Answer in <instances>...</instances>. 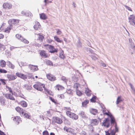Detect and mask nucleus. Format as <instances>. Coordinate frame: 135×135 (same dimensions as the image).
Masks as SVG:
<instances>
[{"mask_svg":"<svg viewBox=\"0 0 135 135\" xmlns=\"http://www.w3.org/2000/svg\"><path fill=\"white\" fill-rule=\"evenodd\" d=\"M56 89L58 90L62 89L64 88V87L60 85H57L56 87Z\"/></svg>","mask_w":135,"mask_h":135,"instance_id":"58836bf2","label":"nucleus"},{"mask_svg":"<svg viewBox=\"0 0 135 135\" xmlns=\"http://www.w3.org/2000/svg\"><path fill=\"white\" fill-rule=\"evenodd\" d=\"M129 22L133 26L135 25V16L133 15H130L128 17Z\"/></svg>","mask_w":135,"mask_h":135,"instance_id":"20e7f679","label":"nucleus"},{"mask_svg":"<svg viewBox=\"0 0 135 135\" xmlns=\"http://www.w3.org/2000/svg\"><path fill=\"white\" fill-rule=\"evenodd\" d=\"M129 85L130 86L133 93H134L135 94V90L134 89V88L133 86H132V84L130 83H129Z\"/></svg>","mask_w":135,"mask_h":135,"instance_id":"de8ad7c7","label":"nucleus"},{"mask_svg":"<svg viewBox=\"0 0 135 135\" xmlns=\"http://www.w3.org/2000/svg\"><path fill=\"white\" fill-rule=\"evenodd\" d=\"M6 64V62L4 60H2L0 61V66L2 68L5 67Z\"/></svg>","mask_w":135,"mask_h":135,"instance_id":"5701e85b","label":"nucleus"},{"mask_svg":"<svg viewBox=\"0 0 135 135\" xmlns=\"http://www.w3.org/2000/svg\"><path fill=\"white\" fill-rule=\"evenodd\" d=\"M98 121L96 119H93L91 120V124L93 126L98 125Z\"/></svg>","mask_w":135,"mask_h":135,"instance_id":"412c9836","label":"nucleus"},{"mask_svg":"<svg viewBox=\"0 0 135 135\" xmlns=\"http://www.w3.org/2000/svg\"><path fill=\"white\" fill-rule=\"evenodd\" d=\"M16 76L21 78L24 80L26 79L27 78V77L26 75L21 73L17 72L16 73Z\"/></svg>","mask_w":135,"mask_h":135,"instance_id":"1a4fd4ad","label":"nucleus"},{"mask_svg":"<svg viewBox=\"0 0 135 135\" xmlns=\"http://www.w3.org/2000/svg\"><path fill=\"white\" fill-rule=\"evenodd\" d=\"M43 135H49V133L47 131H45L43 132Z\"/></svg>","mask_w":135,"mask_h":135,"instance_id":"4d7b16f0","label":"nucleus"},{"mask_svg":"<svg viewBox=\"0 0 135 135\" xmlns=\"http://www.w3.org/2000/svg\"><path fill=\"white\" fill-rule=\"evenodd\" d=\"M26 89L27 90H31L32 88V87L30 85H26Z\"/></svg>","mask_w":135,"mask_h":135,"instance_id":"6e6d98bb","label":"nucleus"},{"mask_svg":"<svg viewBox=\"0 0 135 135\" xmlns=\"http://www.w3.org/2000/svg\"><path fill=\"white\" fill-rule=\"evenodd\" d=\"M50 99L52 101V102H54L55 103H56V102L55 101V100L54 99L50 97Z\"/></svg>","mask_w":135,"mask_h":135,"instance_id":"69168bd1","label":"nucleus"},{"mask_svg":"<svg viewBox=\"0 0 135 135\" xmlns=\"http://www.w3.org/2000/svg\"><path fill=\"white\" fill-rule=\"evenodd\" d=\"M104 122L103 123V125L106 127L107 128H108L110 125L109 119L108 118H106L105 119V121L104 120Z\"/></svg>","mask_w":135,"mask_h":135,"instance_id":"4468645a","label":"nucleus"},{"mask_svg":"<svg viewBox=\"0 0 135 135\" xmlns=\"http://www.w3.org/2000/svg\"><path fill=\"white\" fill-rule=\"evenodd\" d=\"M40 18L43 20L46 19L47 18V17L45 14L42 13L40 15Z\"/></svg>","mask_w":135,"mask_h":135,"instance_id":"473e14b6","label":"nucleus"},{"mask_svg":"<svg viewBox=\"0 0 135 135\" xmlns=\"http://www.w3.org/2000/svg\"><path fill=\"white\" fill-rule=\"evenodd\" d=\"M96 98L95 96H94L90 99L91 101L92 102H96Z\"/></svg>","mask_w":135,"mask_h":135,"instance_id":"37998d69","label":"nucleus"},{"mask_svg":"<svg viewBox=\"0 0 135 135\" xmlns=\"http://www.w3.org/2000/svg\"><path fill=\"white\" fill-rule=\"evenodd\" d=\"M28 66L31 70H32L33 71H36L38 70L37 66L29 65Z\"/></svg>","mask_w":135,"mask_h":135,"instance_id":"dca6fc26","label":"nucleus"},{"mask_svg":"<svg viewBox=\"0 0 135 135\" xmlns=\"http://www.w3.org/2000/svg\"><path fill=\"white\" fill-rule=\"evenodd\" d=\"M56 33L58 35H60L62 33V32L59 29H56Z\"/></svg>","mask_w":135,"mask_h":135,"instance_id":"3c124183","label":"nucleus"},{"mask_svg":"<svg viewBox=\"0 0 135 135\" xmlns=\"http://www.w3.org/2000/svg\"><path fill=\"white\" fill-rule=\"evenodd\" d=\"M41 27L40 23L37 22H35V24L34 26V28L36 30H38V29H40Z\"/></svg>","mask_w":135,"mask_h":135,"instance_id":"aec40b11","label":"nucleus"},{"mask_svg":"<svg viewBox=\"0 0 135 135\" xmlns=\"http://www.w3.org/2000/svg\"><path fill=\"white\" fill-rule=\"evenodd\" d=\"M21 105L23 107H26L27 106V104L26 102L24 101H22L21 102Z\"/></svg>","mask_w":135,"mask_h":135,"instance_id":"2f4dec72","label":"nucleus"},{"mask_svg":"<svg viewBox=\"0 0 135 135\" xmlns=\"http://www.w3.org/2000/svg\"><path fill=\"white\" fill-rule=\"evenodd\" d=\"M66 114L67 115L73 119L76 120L78 118V116L75 114L69 111L66 112Z\"/></svg>","mask_w":135,"mask_h":135,"instance_id":"7ed1b4c3","label":"nucleus"},{"mask_svg":"<svg viewBox=\"0 0 135 135\" xmlns=\"http://www.w3.org/2000/svg\"><path fill=\"white\" fill-rule=\"evenodd\" d=\"M122 101V100L120 99V97H118L116 101V104H118L119 103Z\"/></svg>","mask_w":135,"mask_h":135,"instance_id":"79ce46f5","label":"nucleus"},{"mask_svg":"<svg viewBox=\"0 0 135 135\" xmlns=\"http://www.w3.org/2000/svg\"><path fill=\"white\" fill-rule=\"evenodd\" d=\"M111 124L112 125V126L114 125V126H115V132H118V128L117 127V124L116 123L115 121V122L113 124H112L111 123Z\"/></svg>","mask_w":135,"mask_h":135,"instance_id":"4c0bfd02","label":"nucleus"},{"mask_svg":"<svg viewBox=\"0 0 135 135\" xmlns=\"http://www.w3.org/2000/svg\"><path fill=\"white\" fill-rule=\"evenodd\" d=\"M44 38V37L43 36L40 34L38 35L37 38L38 40H39L40 41H42Z\"/></svg>","mask_w":135,"mask_h":135,"instance_id":"f704fd0d","label":"nucleus"},{"mask_svg":"<svg viewBox=\"0 0 135 135\" xmlns=\"http://www.w3.org/2000/svg\"><path fill=\"white\" fill-rule=\"evenodd\" d=\"M124 6L125 7V8L128 10L129 11H132V10L131 9V8L129 7H128V6L126 5H124Z\"/></svg>","mask_w":135,"mask_h":135,"instance_id":"864d4df0","label":"nucleus"},{"mask_svg":"<svg viewBox=\"0 0 135 135\" xmlns=\"http://www.w3.org/2000/svg\"><path fill=\"white\" fill-rule=\"evenodd\" d=\"M45 62L46 63L47 65L52 66L53 65V63L51 61L49 60H46Z\"/></svg>","mask_w":135,"mask_h":135,"instance_id":"c9c22d12","label":"nucleus"},{"mask_svg":"<svg viewBox=\"0 0 135 135\" xmlns=\"http://www.w3.org/2000/svg\"><path fill=\"white\" fill-rule=\"evenodd\" d=\"M7 88L9 92L11 93L12 95H13V93L12 91V89L11 88L8 86H7Z\"/></svg>","mask_w":135,"mask_h":135,"instance_id":"09e8293b","label":"nucleus"},{"mask_svg":"<svg viewBox=\"0 0 135 135\" xmlns=\"http://www.w3.org/2000/svg\"><path fill=\"white\" fill-rule=\"evenodd\" d=\"M91 92V91L88 88H85V93L87 96H89L90 95Z\"/></svg>","mask_w":135,"mask_h":135,"instance_id":"c85d7f7f","label":"nucleus"},{"mask_svg":"<svg viewBox=\"0 0 135 135\" xmlns=\"http://www.w3.org/2000/svg\"><path fill=\"white\" fill-rule=\"evenodd\" d=\"M54 121L55 122L59 124H61L62 122V119L61 118L57 117L54 118Z\"/></svg>","mask_w":135,"mask_h":135,"instance_id":"f3484780","label":"nucleus"},{"mask_svg":"<svg viewBox=\"0 0 135 135\" xmlns=\"http://www.w3.org/2000/svg\"><path fill=\"white\" fill-rule=\"evenodd\" d=\"M0 80L2 83L3 85H4L6 83L5 82V80L4 79H1Z\"/></svg>","mask_w":135,"mask_h":135,"instance_id":"680f3d73","label":"nucleus"},{"mask_svg":"<svg viewBox=\"0 0 135 135\" xmlns=\"http://www.w3.org/2000/svg\"><path fill=\"white\" fill-rule=\"evenodd\" d=\"M33 87L37 90L41 91L43 90V88H45L44 85L40 83L34 85Z\"/></svg>","mask_w":135,"mask_h":135,"instance_id":"f03ea898","label":"nucleus"},{"mask_svg":"<svg viewBox=\"0 0 135 135\" xmlns=\"http://www.w3.org/2000/svg\"><path fill=\"white\" fill-rule=\"evenodd\" d=\"M16 37L18 39L20 40L25 43L28 44L29 43V41H28L23 38L20 35L18 34H16Z\"/></svg>","mask_w":135,"mask_h":135,"instance_id":"0eeeda50","label":"nucleus"},{"mask_svg":"<svg viewBox=\"0 0 135 135\" xmlns=\"http://www.w3.org/2000/svg\"><path fill=\"white\" fill-rule=\"evenodd\" d=\"M89 102L88 100H85L84 102H82V106L84 107H86V105L88 104Z\"/></svg>","mask_w":135,"mask_h":135,"instance_id":"cd10ccee","label":"nucleus"},{"mask_svg":"<svg viewBox=\"0 0 135 135\" xmlns=\"http://www.w3.org/2000/svg\"><path fill=\"white\" fill-rule=\"evenodd\" d=\"M79 115L83 119H86L88 118L84 112L81 111L79 114Z\"/></svg>","mask_w":135,"mask_h":135,"instance_id":"2eb2a0df","label":"nucleus"},{"mask_svg":"<svg viewBox=\"0 0 135 135\" xmlns=\"http://www.w3.org/2000/svg\"><path fill=\"white\" fill-rule=\"evenodd\" d=\"M54 39L57 42L61 43L62 42V40H60L57 36H56L54 37Z\"/></svg>","mask_w":135,"mask_h":135,"instance_id":"72a5a7b5","label":"nucleus"},{"mask_svg":"<svg viewBox=\"0 0 135 135\" xmlns=\"http://www.w3.org/2000/svg\"><path fill=\"white\" fill-rule=\"evenodd\" d=\"M61 80H62L64 82H66L67 81V79H66V77L65 76H62L61 78Z\"/></svg>","mask_w":135,"mask_h":135,"instance_id":"5fc2aeb1","label":"nucleus"},{"mask_svg":"<svg viewBox=\"0 0 135 135\" xmlns=\"http://www.w3.org/2000/svg\"><path fill=\"white\" fill-rule=\"evenodd\" d=\"M19 65L21 66H25V64H24L23 62H21L20 63V64H19Z\"/></svg>","mask_w":135,"mask_h":135,"instance_id":"338daca9","label":"nucleus"},{"mask_svg":"<svg viewBox=\"0 0 135 135\" xmlns=\"http://www.w3.org/2000/svg\"><path fill=\"white\" fill-rule=\"evenodd\" d=\"M16 110L20 113H22V114L23 115V112L22 110V109L19 107H17L15 108Z\"/></svg>","mask_w":135,"mask_h":135,"instance_id":"c756f323","label":"nucleus"},{"mask_svg":"<svg viewBox=\"0 0 135 135\" xmlns=\"http://www.w3.org/2000/svg\"><path fill=\"white\" fill-rule=\"evenodd\" d=\"M80 87V84L78 83H75L74 85L73 88L76 90L79 89V88Z\"/></svg>","mask_w":135,"mask_h":135,"instance_id":"bb28decb","label":"nucleus"},{"mask_svg":"<svg viewBox=\"0 0 135 135\" xmlns=\"http://www.w3.org/2000/svg\"><path fill=\"white\" fill-rule=\"evenodd\" d=\"M7 76L9 81L14 80L17 78L16 75H14L12 74H7Z\"/></svg>","mask_w":135,"mask_h":135,"instance_id":"ddd939ff","label":"nucleus"},{"mask_svg":"<svg viewBox=\"0 0 135 135\" xmlns=\"http://www.w3.org/2000/svg\"><path fill=\"white\" fill-rule=\"evenodd\" d=\"M0 135H6L4 132L0 130Z\"/></svg>","mask_w":135,"mask_h":135,"instance_id":"774afa93","label":"nucleus"},{"mask_svg":"<svg viewBox=\"0 0 135 135\" xmlns=\"http://www.w3.org/2000/svg\"><path fill=\"white\" fill-rule=\"evenodd\" d=\"M5 24V23H3L2 26L0 28V31H1L3 29V28H4V25Z\"/></svg>","mask_w":135,"mask_h":135,"instance_id":"bf43d9fd","label":"nucleus"},{"mask_svg":"<svg viewBox=\"0 0 135 135\" xmlns=\"http://www.w3.org/2000/svg\"><path fill=\"white\" fill-rule=\"evenodd\" d=\"M103 112L104 114L108 115L109 117L111 123L112 124H113L115 122V119L114 117L108 110H106L105 109H103Z\"/></svg>","mask_w":135,"mask_h":135,"instance_id":"f257e3e1","label":"nucleus"},{"mask_svg":"<svg viewBox=\"0 0 135 135\" xmlns=\"http://www.w3.org/2000/svg\"><path fill=\"white\" fill-rule=\"evenodd\" d=\"M130 45H131V48L133 49V51L134 52L135 51V46L134 45V43H132Z\"/></svg>","mask_w":135,"mask_h":135,"instance_id":"603ef678","label":"nucleus"},{"mask_svg":"<svg viewBox=\"0 0 135 135\" xmlns=\"http://www.w3.org/2000/svg\"><path fill=\"white\" fill-rule=\"evenodd\" d=\"M48 48L49 49V51L51 53H54L57 52V50L52 46L51 45H48Z\"/></svg>","mask_w":135,"mask_h":135,"instance_id":"9d476101","label":"nucleus"},{"mask_svg":"<svg viewBox=\"0 0 135 135\" xmlns=\"http://www.w3.org/2000/svg\"><path fill=\"white\" fill-rule=\"evenodd\" d=\"M6 100L4 97H0V103L1 104L3 105H4L6 104L5 102Z\"/></svg>","mask_w":135,"mask_h":135,"instance_id":"6ab92c4d","label":"nucleus"},{"mask_svg":"<svg viewBox=\"0 0 135 135\" xmlns=\"http://www.w3.org/2000/svg\"><path fill=\"white\" fill-rule=\"evenodd\" d=\"M81 43L80 42V40H79L78 41L77 45L78 47H80L81 46Z\"/></svg>","mask_w":135,"mask_h":135,"instance_id":"8fccbe9b","label":"nucleus"},{"mask_svg":"<svg viewBox=\"0 0 135 135\" xmlns=\"http://www.w3.org/2000/svg\"><path fill=\"white\" fill-rule=\"evenodd\" d=\"M13 120L17 123V124H18L19 123L20 121V117L18 116H16L15 117Z\"/></svg>","mask_w":135,"mask_h":135,"instance_id":"a878e982","label":"nucleus"},{"mask_svg":"<svg viewBox=\"0 0 135 135\" xmlns=\"http://www.w3.org/2000/svg\"><path fill=\"white\" fill-rule=\"evenodd\" d=\"M46 76L49 80L51 81H54L56 79V78L55 76L50 74H47Z\"/></svg>","mask_w":135,"mask_h":135,"instance_id":"6e6552de","label":"nucleus"},{"mask_svg":"<svg viewBox=\"0 0 135 135\" xmlns=\"http://www.w3.org/2000/svg\"><path fill=\"white\" fill-rule=\"evenodd\" d=\"M3 8H8L10 9L12 7V5L11 4L9 3H4L3 5Z\"/></svg>","mask_w":135,"mask_h":135,"instance_id":"a211bd4d","label":"nucleus"},{"mask_svg":"<svg viewBox=\"0 0 135 135\" xmlns=\"http://www.w3.org/2000/svg\"><path fill=\"white\" fill-rule=\"evenodd\" d=\"M12 94L7 93L3 94V95L7 99H9L12 100H15V99L12 96Z\"/></svg>","mask_w":135,"mask_h":135,"instance_id":"9b49d317","label":"nucleus"},{"mask_svg":"<svg viewBox=\"0 0 135 135\" xmlns=\"http://www.w3.org/2000/svg\"><path fill=\"white\" fill-rule=\"evenodd\" d=\"M44 90L48 94L51 95H52V93L51 91L48 90L46 88H44Z\"/></svg>","mask_w":135,"mask_h":135,"instance_id":"ea45409f","label":"nucleus"},{"mask_svg":"<svg viewBox=\"0 0 135 135\" xmlns=\"http://www.w3.org/2000/svg\"><path fill=\"white\" fill-rule=\"evenodd\" d=\"M64 131H66L67 132L70 133L71 134L76 135L74 130L72 128H68L66 127H65L64 128Z\"/></svg>","mask_w":135,"mask_h":135,"instance_id":"423d86ee","label":"nucleus"},{"mask_svg":"<svg viewBox=\"0 0 135 135\" xmlns=\"http://www.w3.org/2000/svg\"><path fill=\"white\" fill-rule=\"evenodd\" d=\"M60 57L62 59H63L65 57L64 56L63 54V51H62L60 53Z\"/></svg>","mask_w":135,"mask_h":135,"instance_id":"a18cd8bd","label":"nucleus"},{"mask_svg":"<svg viewBox=\"0 0 135 135\" xmlns=\"http://www.w3.org/2000/svg\"><path fill=\"white\" fill-rule=\"evenodd\" d=\"M7 63L9 67L12 69H13L15 67L14 65H13L9 61H7Z\"/></svg>","mask_w":135,"mask_h":135,"instance_id":"7c9ffc66","label":"nucleus"},{"mask_svg":"<svg viewBox=\"0 0 135 135\" xmlns=\"http://www.w3.org/2000/svg\"><path fill=\"white\" fill-rule=\"evenodd\" d=\"M4 37V35L0 33V39H3Z\"/></svg>","mask_w":135,"mask_h":135,"instance_id":"0e129e2a","label":"nucleus"},{"mask_svg":"<svg viewBox=\"0 0 135 135\" xmlns=\"http://www.w3.org/2000/svg\"><path fill=\"white\" fill-rule=\"evenodd\" d=\"M90 112L92 114L94 115H95L97 113L98 110L95 109H94L93 108L90 109Z\"/></svg>","mask_w":135,"mask_h":135,"instance_id":"4be33fe9","label":"nucleus"},{"mask_svg":"<svg viewBox=\"0 0 135 135\" xmlns=\"http://www.w3.org/2000/svg\"><path fill=\"white\" fill-rule=\"evenodd\" d=\"M11 28V27H8L4 31V32L8 33L9 32Z\"/></svg>","mask_w":135,"mask_h":135,"instance_id":"a19ab883","label":"nucleus"},{"mask_svg":"<svg viewBox=\"0 0 135 135\" xmlns=\"http://www.w3.org/2000/svg\"><path fill=\"white\" fill-rule=\"evenodd\" d=\"M17 48L16 47H14L13 46H12L10 47V49L12 51L13 49Z\"/></svg>","mask_w":135,"mask_h":135,"instance_id":"e2e57ef3","label":"nucleus"},{"mask_svg":"<svg viewBox=\"0 0 135 135\" xmlns=\"http://www.w3.org/2000/svg\"><path fill=\"white\" fill-rule=\"evenodd\" d=\"M8 22L9 24L11 26H12L18 23L19 22V20L12 19L9 20Z\"/></svg>","mask_w":135,"mask_h":135,"instance_id":"39448f33","label":"nucleus"},{"mask_svg":"<svg viewBox=\"0 0 135 135\" xmlns=\"http://www.w3.org/2000/svg\"><path fill=\"white\" fill-rule=\"evenodd\" d=\"M0 73H7V71L4 69H2L0 68Z\"/></svg>","mask_w":135,"mask_h":135,"instance_id":"49530a36","label":"nucleus"},{"mask_svg":"<svg viewBox=\"0 0 135 135\" xmlns=\"http://www.w3.org/2000/svg\"><path fill=\"white\" fill-rule=\"evenodd\" d=\"M85 50L87 51H89L91 54L93 53V51L90 48H85Z\"/></svg>","mask_w":135,"mask_h":135,"instance_id":"c03bdc74","label":"nucleus"},{"mask_svg":"<svg viewBox=\"0 0 135 135\" xmlns=\"http://www.w3.org/2000/svg\"><path fill=\"white\" fill-rule=\"evenodd\" d=\"M76 92L77 95L78 96H80L82 94V92L79 89L76 90Z\"/></svg>","mask_w":135,"mask_h":135,"instance_id":"e433bc0d","label":"nucleus"},{"mask_svg":"<svg viewBox=\"0 0 135 135\" xmlns=\"http://www.w3.org/2000/svg\"><path fill=\"white\" fill-rule=\"evenodd\" d=\"M92 54L91 55H90L89 56L91 57L92 59L95 60H97L98 59V58L96 57V56L97 55L93 53H93L91 54Z\"/></svg>","mask_w":135,"mask_h":135,"instance_id":"b1692460","label":"nucleus"},{"mask_svg":"<svg viewBox=\"0 0 135 135\" xmlns=\"http://www.w3.org/2000/svg\"><path fill=\"white\" fill-rule=\"evenodd\" d=\"M21 14L23 15H25L27 17H31L32 16V13L28 11L25 12L22 11L21 12Z\"/></svg>","mask_w":135,"mask_h":135,"instance_id":"f8f14e48","label":"nucleus"},{"mask_svg":"<svg viewBox=\"0 0 135 135\" xmlns=\"http://www.w3.org/2000/svg\"><path fill=\"white\" fill-rule=\"evenodd\" d=\"M24 115V116L26 118H29V115L26 113H25L24 114H23V115Z\"/></svg>","mask_w":135,"mask_h":135,"instance_id":"13d9d810","label":"nucleus"},{"mask_svg":"<svg viewBox=\"0 0 135 135\" xmlns=\"http://www.w3.org/2000/svg\"><path fill=\"white\" fill-rule=\"evenodd\" d=\"M81 134V135H87V133L85 132L82 131L80 133Z\"/></svg>","mask_w":135,"mask_h":135,"instance_id":"052dcab7","label":"nucleus"},{"mask_svg":"<svg viewBox=\"0 0 135 135\" xmlns=\"http://www.w3.org/2000/svg\"><path fill=\"white\" fill-rule=\"evenodd\" d=\"M40 55L46 58L47 57V55L45 53V51L44 50H42L40 52Z\"/></svg>","mask_w":135,"mask_h":135,"instance_id":"393cba45","label":"nucleus"}]
</instances>
